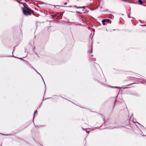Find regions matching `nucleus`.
<instances>
[{
    "mask_svg": "<svg viewBox=\"0 0 146 146\" xmlns=\"http://www.w3.org/2000/svg\"><path fill=\"white\" fill-rule=\"evenodd\" d=\"M22 10L23 13L25 15L27 16L31 15L32 13H33V15L34 14V12L27 7H25V8H22Z\"/></svg>",
    "mask_w": 146,
    "mask_h": 146,
    "instance_id": "f257e3e1",
    "label": "nucleus"
},
{
    "mask_svg": "<svg viewBox=\"0 0 146 146\" xmlns=\"http://www.w3.org/2000/svg\"><path fill=\"white\" fill-rule=\"evenodd\" d=\"M52 18L54 19H61V14L59 13H57L56 14H55L52 15Z\"/></svg>",
    "mask_w": 146,
    "mask_h": 146,
    "instance_id": "f03ea898",
    "label": "nucleus"
},
{
    "mask_svg": "<svg viewBox=\"0 0 146 146\" xmlns=\"http://www.w3.org/2000/svg\"><path fill=\"white\" fill-rule=\"evenodd\" d=\"M106 21V22L108 23H111V22H110V20L109 19H105Z\"/></svg>",
    "mask_w": 146,
    "mask_h": 146,
    "instance_id": "7ed1b4c3",
    "label": "nucleus"
},
{
    "mask_svg": "<svg viewBox=\"0 0 146 146\" xmlns=\"http://www.w3.org/2000/svg\"><path fill=\"white\" fill-rule=\"evenodd\" d=\"M105 19H104L102 21V24L103 25H106L105 22H106Z\"/></svg>",
    "mask_w": 146,
    "mask_h": 146,
    "instance_id": "20e7f679",
    "label": "nucleus"
},
{
    "mask_svg": "<svg viewBox=\"0 0 146 146\" xmlns=\"http://www.w3.org/2000/svg\"><path fill=\"white\" fill-rule=\"evenodd\" d=\"M138 2L141 5H142L143 3V2L142 0H138Z\"/></svg>",
    "mask_w": 146,
    "mask_h": 146,
    "instance_id": "39448f33",
    "label": "nucleus"
},
{
    "mask_svg": "<svg viewBox=\"0 0 146 146\" xmlns=\"http://www.w3.org/2000/svg\"><path fill=\"white\" fill-rule=\"evenodd\" d=\"M85 7H86L85 6H83V7H76H76L78 9L81 8H84Z\"/></svg>",
    "mask_w": 146,
    "mask_h": 146,
    "instance_id": "423d86ee",
    "label": "nucleus"
},
{
    "mask_svg": "<svg viewBox=\"0 0 146 146\" xmlns=\"http://www.w3.org/2000/svg\"><path fill=\"white\" fill-rule=\"evenodd\" d=\"M22 4H23V6H24V7H22V8H25V7H27L25 5L26 4L25 3H22Z\"/></svg>",
    "mask_w": 146,
    "mask_h": 146,
    "instance_id": "0eeeda50",
    "label": "nucleus"
},
{
    "mask_svg": "<svg viewBox=\"0 0 146 146\" xmlns=\"http://www.w3.org/2000/svg\"><path fill=\"white\" fill-rule=\"evenodd\" d=\"M115 88H117L118 87H115Z\"/></svg>",
    "mask_w": 146,
    "mask_h": 146,
    "instance_id": "6e6552de",
    "label": "nucleus"
},
{
    "mask_svg": "<svg viewBox=\"0 0 146 146\" xmlns=\"http://www.w3.org/2000/svg\"><path fill=\"white\" fill-rule=\"evenodd\" d=\"M69 7H72V6H69Z\"/></svg>",
    "mask_w": 146,
    "mask_h": 146,
    "instance_id": "1a4fd4ad",
    "label": "nucleus"
}]
</instances>
